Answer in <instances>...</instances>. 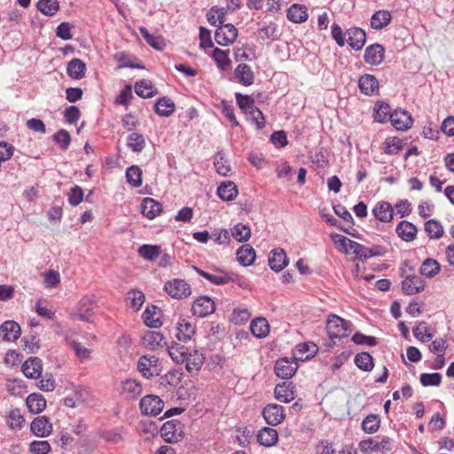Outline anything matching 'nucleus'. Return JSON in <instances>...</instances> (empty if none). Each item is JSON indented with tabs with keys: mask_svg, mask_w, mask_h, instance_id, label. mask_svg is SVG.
Listing matches in <instances>:
<instances>
[{
	"mask_svg": "<svg viewBox=\"0 0 454 454\" xmlns=\"http://www.w3.org/2000/svg\"><path fill=\"white\" fill-rule=\"evenodd\" d=\"M193 269L199 275H200L204 278L207 279L211 283L217 285V286L226 284L230 279L229 278L224 277V276H215V275L210 274V273L206 272L195 266H193Z\"/></svg>",
	"mask_w": 454,
	"mask_h": 454,
	"instance_id": "obj_61",
	"label": "nucleus"
},
{
	"mask_svg": "<svg viewBox=\"0 0 454 454\" xmlns=\"http://www.w3.org/2000/svg\"><path fill=\"white\" fill-rule=\"evenodd\" d=\"M390 121L397 130H407L412 126L411 115L403 110H395L390 114Z\"/></svg>",
	"mask_w": 454,
	"mask_h": 454,
	"instance_id": "obj_11",
	"label": "nucleus"
},
{
	"mask_svg": "<svg viewBox=\"0 0 454 454\" xmlns=\"http://www.w3.org/2000/svg\"><path fill=\"white\" fill-rule=\"evenodd\" d=\"M70 135L66 129H60L53 135V141L63 151L67 150L70 145Z\"/></svg>",
	"mask_w": 454,
	"mask_h": 454,
	"instance_id": "obj_59",
	"label": "nucleus"
},
{
	"mask_svg": "<svg viewBox=\"0 0 454 454\" xmlns=\"http://www.w3.org/2000/svg\"><path fill=\"white\" fill-rule=\"evenodd\" d=\"M30 429L37 437H46L52 431V424L50 419L45 416H39L31 422Z\"/></svg>",
	"mask_w": 454,
	"mask_h": 454,
	"instance_id": "obj_12",
	"label": "nucleus"
},
{
	"mask_svg": "<svg viewBox=\"0 0 454 454\" xmlns=\"http://www.w3.org/2000/svg\"><path fill=\"white\" fill-rule=\"evenodd\" d=\"M136 93L144 98H153L157 94V90L153 86L152 82L147 80H140L135 84Z\"/></svg>",
	"mask_w": 454,
	"mask_h": 454,
	"instance_id": "obj_37",
	"label": "nucleus"
},
{
	"mask_svg": "<svg viewBox=\"0 0 454 454\" xmlns=\"http://www.w3.org/2000/svg\"><path fill=\"white\" fill-rule=\"evenodd\" d=\"M385 49L382 45L375 43L368 46L364 51V61L372 66H378L384 59Z\"/></svg>",
	"mask_w": 454,
	"mask_h": 454,
	"instance_id": "obj_15",
	"label": "nucleus"
},
{
	"mask_svg": "<svg viewBox=\"0 0 454 454\" xmlns=\"http://www.w3.org/2000/svg\"><path fill=\"white\" fill-rule=\"evenodd\" d=\"M29 450L34 454H48L51 445L47 441H34L30 443Z\"/></svg>",
	"mask_w": 454,
	"mask_h": 454,
	"instance_id": "obj_63",
	"label": "nucleus"
},
{
	"mask_svg": "<svg viewBox=\"0 0 454 454\" xmlns=\"http://www.w3.org/2000/svg\"><path fill=\"white\" fill-rule=\"evenodd\" d=\"M86 65L80 59H72L67 67V74L74 79H82L85 74Z\"/></svg>",
	"mask_w": 454,
	"mask_h": 454,
	"instance_id": "obj_36",
	"label": "nucleus"
},
{
	"mask_svg": "<svg viewBox=\"0 0 454 454\" xmlns=\"http://www.w3.org/2000/svg\"><path fill=\"white\" fill-rule=\"evenodd\" d=\"M417 227L410 222L402 221L396 226L397 235L404 241H412L417 235Z\"/></svg>",
	"mask_w": 454,
	"mask_h": 454,
	"instance_id": "obj_28",
	"label": "nucleus"
},
{
	"mask_svg": "<svg viewBox=\"0 0 454 454\" xmlns=\"http://www.w3.org/2000/svg\"><path fill=\"white\" fill-rule=\"evenodd\" d=\"M374 216L380 222H390L393 219L392 206L387 201H380L372 209Z\"/></svg>",
	"mask_w": 454,
	"mask_h": 454,
	"instance_id": "obj_26",
	"label": "nucleus"
},
{
	"mask_svg": "<svg viewBox=\"0 0 454 454\" xmlns=\"http://www.w3.org/2000/svg\"><path fill=\"white\" fill-rule=\"evenodd\" d=\"M165 292L174 299L182 300L192 294L190 285L180 278L168 280L164 285Z\"/></svg>",
	"mask_w": 454,
	"mask_h": 454,
	"instance_id": "obj_2",
	"label": "nucleus"
},
{
	"mask_svg": "<svg viewBox=\"0 0 454 454\" xmlns=\"http://www.w3.org/2000/svg\"><path fill=\"white\" fill-rule=\"evenodd\" d=\"M25 422L24 417L17 408L12 409L7 416V423L12 429H20Z\"/></svg>",
	"mask_w": 454,
	"mask_h": 454,
	"instance_id": "obj_55",
	"label": "nucleus"
},
{
	"mask_svg": "<svg viewBox=\"0 0 454 454\" xmlns=\"http://www.w3.org/2000/svg\"><path fill=\"white\" fill-rule=\"evenodd\" d=\"M380 426V419L378 415L370 414L362 422V429L366 434L376 433Z\"/></svg>",
	"mask_w": 454,
	"mask_h": 454,
	"instance_id": "obj_49",
	"label": "nucleus"
},
{
	"mask_svg": "<svg viewBox=\"0 0 454 454\" xmlns=\"http://www.w3.org/2000/svg\"><path fill=\"white\" fill-rule=\"evenodd\" d=\"M59 8L58 0H39L37 3V9L49 16L54 15Z\"/></svg>",
	"mask_w": 454,
	"mask_h": 454,
	"instance_id": "obj_56",
	"label": "nucleus"
},
{
	"mask_svg": "<svg viewBox=\"0 0 454 454\" xmlns=\"http://www.w3.org/2000/svg\"><path fill=\"white\" fill-rule=\"evenodd\" d=\"M297 367V363L287 358H281L276 362L274 369L278 377L289 379L295 373Z\"/></svg>",
	"mask_w": 454,
	"mask_h": 454,
	"instance_id": "obj_17",
	"label": "nucleus"
},
{
	"mask_svg": "<svg viewBox=\"0 0 454 454\" xmlns=\"http://www.w3.org/2000/svg\"><path fill=\"white\" fill-rule=\"evenodd\" d=\"M127 145L135 153L143 151L145 147V140L142 134L130 133L127 137Z\"/></svg>",
	"mask_w": 454,
	"mask_h": 454,
	"instance_id": "obj_45",
	"label": "nucleus"
},
{
	"mask_svg": "<svg viewBox=\"0 0 454 454\" xmlns=\"http://www.w3.org/2000/svg\"><path fill=\"white\" fill-rule=\"evenodd\" d=\"M175 110L176 105L174 101L168 98H160L155 103V112L160 116L168 117L175 112Z\"/></svg>",
	"mask_w": 454,
	"mask_h": 454,
	"instance_id": "obj_32",
	"label": "nucleus"
},
{
	"mask_svg": "<svg viewBox=\"0 0 454 454\" xmlns=\"http://www.w3.org/2000/svg\"><path fill=\"white\" fill-rule=\"evenodd\" d=\"M26 404L31 413L38 414L46 407V400L40 394H30L26 399Z\"/></svg>",
	"mask_w": 454,
	"mask_h": 454,
	"instance_id": "obj_29",
	"label": "nucleus"
},
{
	"mask_svg": "<svg viewBox=\"0 0 454 454\" xmlns=\"http://www.w3.org/2000/svg\"><path fill=\"white\" fill-rule=\"evenodd\" d=\"M262 416L265 421L271 426L280 424L286 418L283 406L270 403L264 407Z\"/></svg>",
	"mask_w": 454,
	"mask_h": 454,
	"instance_id": "obj_8",
	"label": "nucleus"
},
{
	"mask_svg": "<svg viewBox=\"0 0 454 454\" xmlns=\"http://www.w3.org/2000/svg\"><path fill=\"white\" fill-rule=\"evenodd\" d=\"M425 281L417 275L406 276L402 283V291L407 295H413L424 290Z\"/></svg>",
	"mask_w": 454,
	"mask_h": 454,
	"instance_id": "obj_9",
	"label": "nucleus"
},
{
	"mask_svg": "<svg viewBox=\"0 0 454 454\" xmlns=\"http://www.w3.org/2000/svg\"><path fill=\"white\" fill-rule=\"evenodd\" d=\"M204 360L205 357L203 354L198 350L188 352L184 361L186 370L191 374H197L200 371L201 366L204 364Z\"/></svg>",
	"mask_w": 454,
	"mask_h": 454,
	"instance_id": "obj_21",
	"label": "nucleus"
},
{
	"mask_svg": "<svg viewBox=\"0 0 454 454\" xmlns=\"http://www.w3.org/2000/svg\"><path fill=\"white\" fill-rule=\"evenodd\" d=\"M43 371V364L40 358L29 357L22 365V372L27 378L36 379Z\"/></svg>",
	"mask_w": 454,
	"mask_h": 454,
	"instance_id": "obj_22",
	"label": "nucleus"
},
{
	"mask_svg": "<svg viewBox=\"0 0 454 454\" xmlns=\"http://www.w3.org/2000/svg\"><path fill=\"white\" fill-rule=\"evenodd\" d=\"M355 364L359 369L364 372H370L373 368L372 356L367 352L357 354L355 356Z\"/></svg>",
	"mask_w": 454,
	"mask_h": 454,
	"instance_id": "obj_53",
	"label": "nucleus"
},
{
	"mask_svg": "<svg viewBox=\"0 0 454 454\" xmlns=\"http://www.w3.org/2000/svg\"><path fill=\"white\" fill-rule=\"evenodd\" d=\"M215 302L207 296H200L192 304V314L199 317H204L215 311Z\"/></svg>",
	"mask_w": 454,
	"mask_h": 454,
	"instance_id": "obj_7",
	"label": "nucleus"
},
{
	"mask_svg": "<svg viewBox=\"0 0 454 454\" xmlns=\"http://www.w3.org/2000/svg\"><path fill=\"white\" fill-rule=\"evenodd\" d=\"M162 210L160 203L152 198H145L141 205L142 214L149 219H153Z\"/></svg>",
	"mask_w": 454,
	"mask_h": 454,
	"instance_id": "obj_27",
	"label": "nucleus"
},
{
	"mask_svg": "<svg viewBox=\"0 0 454 454\" xmlns=\"http://www.w3.org/2000/svg\"><path fill=\"white\" fill-rule=\"evenodd\" d=\"M145 294L141 291L131 290L127 294V301L129 302V306L135 311L140 309L145 302Z\"/></svg>",
	"mask_w": 454,
	"mask_h": 454,
	"instance_id": "obj_51",
	"label": "nucleus"
},
{
	"mask_svg": "<svg viewBox=\"0 0 454 454\" xmlns=\"http://www.w3.org/2000/svg\"><path fill=\"white\" fill-rule=\"evenodd\" d=\"M288 264L286 252L282 248L273 249L269 257V265L274 271H281Z\"/></svg>",
	"mask_w": 454,
	"mask_h": 454,
	"instance_id": "obj_20",
	"label": "nucleus"
},
{
	"mask_svg": "<svg viewBox=\"0 0 454 454\" xmlns=\"http://www.w3.org/2000/svg\"><path fill=\"white\" fill-rule=\"evenodd\" d=\"M250 330L256 338H264L270 333L269 322L264 317H257L251 322Z\"/></svg>",
	"mask_w": 454,
	"mask_h": 454,
	"instance_id": "obj_30",
	"label": "nucleus"
},
{
	"mask_svg": "<svg viewBox=\"0 0 454 454\" xmlns=\"http://www.w3.org/2000/svg\"><path fill=\"white\" fill-rule=\"evenodd\" d=\"M351 324L341 317L332 315L326 324V330L331 339L344 338L349 335Z\"/></svg>",
	"mask_w": 454,
	"mask_h": 454,
	"instance_id": "obj_1",
	"label": "nucleus"
},
{
	"mask_svg": "<svg viewBox=\"0 0 454 454\" xmlns=\"http://www.w3.org/2000/svg\"><path fill=\"white\" fill-rule=\"evenodd\" d=\"M93 297L85 296L79 301L77 310L72 316L82 321H89L93 313Z\"/></svg>",
	"mask_w": 454,
	"mask_h": 454,
	"instance_id": "obj_14",
	"label": "nucleus"
},
{
	"mask_svg": "<svg viewBox=\"0 0 454 454\" xmlns=\"http://www.w3.org/2000/svg\"><path fill=\"white\" fill-rule=\"evenodd\" d=\"M358 86L362 93L372 96L379 92V82L374 75L364 74L358 81Z\"/></svg>",
	"mask_w": 454,
	"mask_h": 454,
	"instance_id": "obj_19",
	"label": "nucleus"
},
{
	"mask_svg": "<svg viewBox=\"0 0 454 454\" xmlns=\"http://www.w3.org/2000/svg\"><path fill=\"white\" fill-rule=\"evenodd\" d=\"M236 77L239 82L245 86L253 84L254 76V73L249 66L247 64H239L235 69Z\"/></svg>",
	"mask_w": 454,
	"mask_h": 454,
	"instance_id": "obj_33",
	"label": "nucleus"
},
{
	"mask_svg": "<svg viewBox=\"0 0 454 454\" xmlns=\"http://www.w3.org/2000/svg\"><path fill=\"white\" fill-rule=\"evenodd\" d=\"M137 369L144 377L149 379L160 373L159 358L154 355H145L140 357Z\"/></svg>",
	"mask_w": 454,
	"mask_h": 454,
	"instance_id": "obj_3",
	"label": "nucleus"
},
{
	"mask_svg": "<svg viewBox=\"0 0 454 454\" xmlns=\"http://www.w3.org/2000/svg\"><path fill=\"white\" fill-rule=\"evenodd\" d=\"M142 393V387L139 381L136 380H126L122 383V394L126 398L134 399Z\"/></svg>",
	"mask_w": 454,
	"mask_h": 454,
	"instance_id": "obj_38",
	"label": "nucleus"
},
{
	"mask_svg": "<svg viewBox=\"0 0 454 454\" xmlns=\"http://www.w3.org/2000/svg\"><path fill=\"white\" fill-rule=\"evenodd\" d=\"M226 11L225 8H218L216 6L212 7L207 13V19L210 25L217 26L219 23L221 26L224 25Z\"/></svg>",
	"mask_w": 454,
	"mask_h": 454,
	"instance_id": "obj_46",
	"label": "nucleus"
},
{
	"mask_svg": "<svg viewBox=\"0 0 454 454\" xmlns=\"http://www.w3.org/2000/svg\"><path fill=\"white\" fill-rule=\"evenodd\" d=\"M156 310L157 308L153 306L152 308H147L143 313V320L149 327L157 328L161 325L159 313Z\"/></svg>",
	"mask_w": 454,
	"mask_h": 454,
	"instance_id": "obj_43",
	"label": "nucleus"
},
{
	"mask_svg": "<svg viewBox=\"0 0 454 454\" xmlns=\"http://www.w3.org/2000/svg\"><path fill=\"white\" fill-rule=\"evenodd\" d=\"M278 440V431L272 427H263L257 434V441L261 445L271 447L277 443Z\"/></svg>",
	"mask_w": 454,
	"mask_h": 454,
	"instance_id": "obj_25",
	"label": "nucleus"
},
{
	"mask_svg": "<svg viewBox=\"0 0 454 454\" xmlns=\"http://www.w3.org/2000/svg\"><path fill=\"white\" fill-rule=\"evenodd\" d=\"M160 434L167 442H176L183 437V426L178 420L167 421L160 428Z\"/></svg>",
	"mask_w": 454,
	"mask_h": 454,
	"instance_id": "obj_5",
	"label": "nucleus"
},
{
	"mask_svg": "<svg viewBox=\"0 0 454 454\" xmlns=\"http://www.w3.org/2000/svg\"><path fill=\"white\" fill-rule=\"evenodd\" d=\"M425 231L430 239H438L443 235V227L440 222L431 219L426 222Z\"/></svg>",
	"mask_w": 454,
	"mask_h": 454,
	"instance_id": "obj_48",
	"label": "nucleus"
},
{
	"mask_svg": "<svg viewBox=\"0 0 454 454\" xmlns=\"http://www.w3.org/2000/svg\"><path fill=\"white\" fill-rule=\"evenodd\" d=\"M382 253L380 251L379 247H366L363 245L360 246L357 253V258L360 259H369L373 256L381 255Z\"/></svg>",
	"mask_w": 454,
	"mask_h": 454,
	"instance_id": "obj_64",
	"label": "nucleus"
},
{
	"mask_svg": "<svg viewBox=\"0 0 454 454\" xmlns=\"http://www.w3.org/2000/svg\"><path fill=\"white\" fill-rule=\"evenodd\" d=\"M139 31L146 43L155 50L162 51L165 48L166 43L162 36L151 35L145 27H140Z\"/></svg>",
	"mask_w": 454,
	"mask_h": 454,
	"instance_id": "obj_39",
	"label": "nucleus"
},
{
	"mask_svg": "<svg viewBox=\"0 0 454 454\" xmlns=\"http://www.w3.org/2000/svg\"><path fill=\"white\" fill-rule=\"evenodd\" d=\"M238 36V29L232 24L220 26L215 33V42L222 46L232 44Z\"/></svg>",
	"mask_w": 454,
	"mask_h": 454,
	"instance_id": "obj_6",
	"label": "nucleus"
},
{
	"mask_svg": "<svg viewBox=\"0 0 454 454\" xmlns=\"http://www.w3.org/2000/svg\"><path fill=\"white\" fill-rule=\"evenodd\" d=\"M21 333L20 326L15 321L8 320L0 325V336L4 341H14Z\"/></svg>",
	"mask_w": 454,
	"mask_h": 454,
	"instance_id": "obj_16",
	"label": "nucleus"
},
{
	"mask_svg": "<svg viewBox=\"0 0 454 454\" xmlns=\"http://www.w3.org/2000/svg\"><path fill=\"white\" fill-rule=\"evenodd\" d=\"M317 348L314 343H300L295 348V354L299 356L297 358L306 360L315 356Z\"/></svg>",
	"mask_w": 454,
	"mask_h": 454,
	"instance_id": "obj_42",
	"label": "nucleus"
},
{
	"mask_svg": "<svg viewBox=\"0 0 454 454\" xmlns=\"http://www.w3.org/2000/svg\"><path fill=\"white\" fill-rule=\"evenodd\" d=\"M391 19L392 16L388 11H378L372 16L371 27L376 30L382 29L390 23Z\"/></svg>",
	"mask_w": 454,
	"mask_h": 454,
	"instance_id": "obj_31",
	"label": "nucleus"
},
{
	"mask_svg": "<svg viewBox=\"0 0 454 454\" xmlns=\"http://www.w3.org/2000/svg\"><path fill=\"white\" fill-rule=\"evenodd\" d=\"M231 235L237 241L246 242L251 237V229L248 225L239 223L231 229Z\"/></svg>",
	"mask_w": 454,
	"mask_h": 454,
	"instance_id": "obj_44",
	"label": "nucleus"
},
{
	"mask_svg": "<svg viewBox=\"0 0 454 454\" xmlns=\"http://www.w3.org/2000/svg\"><path fill=\"white\" fill-rule=\"evenodd\" d=\"M391 114L390 106L385 102H378L374 106V120L378 122H385Z\"/></svg>",
	"mask_w": 454,
	"mask_h": 454,
	"instance_id": "obj_52",
	"label": "nucleus"
},
{
	"mask_svg": "<svg viewBox=\"0 0 454 454\" xmlns=\"http://www.w3.org/2000/svg\"><path fill=\"white\" fill-rule=\"evenodd\" d=\"M440 264L434 259H426L420 267V274L427 278H434L440 271Z\"/></svg>",
	"mask_w": 454,
	"mask_h": 454,
	"instance_id": "obj_40",
	"label": "nucleus"
},
{
	"mask_svg": "<svg viewBox=\"0 0 454 454\" xmlns=\"http://www.w3.org/2000/svg\"><path fill=\"white\" fill-rule=\"evenodd\" d=\"M275 398L282 403H290L295 398V387L292 382L278 384L274 389Z\"/></svg>",
	"mask_w": 454,
	"mask_h": 454,
	"instance_id": "obj_18",
	"label": "nucleus"
},
{
	"mask_svg": "<svg viewBox=\"0 0 454 454\" xmlns=\"http://www.w3.org/2000/svg\"><path fill=\"white\" fill-rule=\"evenodd\" d=\"M127 182L132 187H139L142 184V170L138 166L133 165L126 170Z\"/></svg>",
	"mask_w": 454,
	"mask_h": 454,
	"instance_id": "obj_47",
	"label": "nucleus"
},
{
	"mask_svg": "<svg viewBox=\"0 0 454 454\" xmlns=\"http://www.w3.org/2000/svg\"><path fill=\"white\" fill-rule=\"evenodd\" d=\"M188 352V348L180 344H176L168 348V355L176 364L184 363Z\"/></svg>",
	"mask_w": 454,
	"mask_h": 454,
	"instance_id": "obj_50",
	"label": "nucleus"
},
{
	"mask_svg": "<svg viewBox=\"0 0 454 454\" xmlns=\"http://www.w3.org/2000/svg\"><path fill=\"white\" fill-rule=\"evenodd\" d=\"M142 343L150 350H156L167 345L164 335L156 331H147L142 338Z\"/></svg>",
	"mask_w": 454,
	"mask_h": 454,
	"instance_id": "obj_13",
	"label": "nucleus"
},
{
	"mask_svg": "<svg viewBox=\"0 0 454 454\" xmlns=\"http://www.w3.org/2000/svg\"><path fill=\"white\" fill-rule=\"evenodd\" d=\"M442 380V376L438 372L434 373H422L420 375V382L423 386H439Z\"/></svg>",
	"mask_w": 454,
	"mask_h": 454,
	"instance_id": "obj_62",
	"label": "nucleus"
},
{
	"mask_svg": "<svg viewBox=\"0 0 454 454\" xmlns=\"http://www.w3.org/2000/svg\"><path fill=\"white\" fill-rule=\"evenodd\" d=\"M217 194L223 200L231 201L237 197L238 189L233 182L228 181L218 187Z\"/></svg>",
	"mask_w": 454,
	"mask_h": 454,
	"instance_id": "obj_35",
	"label": "nucleus"
},
{
	"mask_svg": "<svg viewBox=\"0 0 454 454\" xmlns=\"http://www.w3.org/2000/svg\"><path fill=\"white\" fill-rule=\"evenodd\" d=\"M413 334L416 339L422 342H427L432 340V333H428L427 324L424 322L419 323L417 327L413 329Z\"/></svg>",
	"mask_w": 454,
	"mask_h": 454,
	"instance_id": "obj_60",
	"label": "nucleus"
},
{
	"mask_svg": "<svg viewBox=\"0 0 454 454\" xmlns=\"http://www.w3.org/2000/svg\"><path fill=\"white\" fill-rule=\"evenodd\" d=\"M236 100L239 107L244 111L245 114L252 111L256 106H254V100L252 97L248 95H242L241 93H236Z\"/></svg>",
	"mask_w": 454,
	"mask_h": 454,
	"instance_id": "obj_58",
	"label": "nucleus"
},
{
	"mask_svg": "<svg viewBox=\"0 0 454 454\" xmlns=\"http://www.w3.org/2000/svg\"><path fill=\"white\" fill-rule=\"evenodd\" d=\"M403 148V142L397 137H387L385 141L384 152L389 155L397 154Z\"/></svg>",
	"mask_w": 454,
	"mask_h": 454,
	"instance_id": "obj_57",
	"label": "nucleus"
},
{
	"mask_svg": "<svg viewBox=\"0 0 454 454\" xmlns=\"http://www.w3.org/2000/svg\"><path fill=\"white\" fill-rule=\"evenodd\" d=\"M161 249L156 245H143L138 248V254L147 261H153L160 254Z\"/></svg>",
	"mask_w": 454,
	"mask_h": 454,
	"instance_id": "obj_41",
	"label": "nucleus"
},
{
	"mask_svg": "<svg viewBox=\"0 0 454 454\" xmlns=\"http://www.w3.org/2000/svg\"><path fill=\"white\" fill-rule=\"evenodd\" d=\"M346 42L355 51L361 50L366 41L365 32L360 27H351L345 33Z\"/></svg>",
	"mask_w": 454,
	"mask_h": 454,
	"instance_id": "obj_10",
	"label": "nucleus"
},
{
	"mask_svg": "<svg viewBox=\"0 0 454 454\" xmlns=\"http://www.w3.org/2000/svg\"><path fill=\"white\" fill-rule=\"evenodd\" d=\"M237 260L243 266L251 265L255 260V251L250 245L242 246L237 251Z\"/></svg>",
	"mask_w": 454,
	"mask_h": 454,
	"instance_id": "obj_34",
	"label": "nucleus"
},
{
	"mask_svg": "<svg viewBox=\"0 0 454 454\" xmlns=\"http://www.w3.org/2000/svg\"><path fill=\"white\" fill-rule=\"evenodd\" d=\"M213 58L217 67L222 70H228L231 68V60L228 57V53L219 48H215L213 51Z\"/></svg>",
	"mask_w": 454,
	"mask_h": 454,
	"instance_id": "obj_54",
	"label": "nucleus"
},
{
	"mask_svg": "<svg viewBox=\"0 0 454 454\" xmlns=\"http://www.w3.org/2000/svg\"><path fill=\"white\" fill-rule=\"evenodd\" d=\"M139 406L143 414L157 416L163 410L164 403L158 395H148L141 399Z\"/></svg>",
	"mask_w": 454,
	"mask_h": 454,
	"instance_id": "obj_4",
	"label": "nucleus"
},
{
	"mask_svg": "<svg viewBox=\"0 0 454 454\" xmlns=\"http://www.w3.org/2000/svg\"><path fill=\"white\" fill-rule=\"evenodd\" d=\"M287 19L294 23L305 22L308 18L307 7L303 4H294L287 10Z\"/></svg>",
	"mask_w": 454,
	"mask_h": 454,
	"instance_id": "obj_24",
	"label": "nucleus"
},
{
	"mask_svg": "<svg viewBox=\"0 0 454 454\" xmlns=\"http://www.w3.org/2000/svg\"><path fill=\"white\" fill-rule=\"evenodd\" d=\"M195 333V326L186 319H180L176 325V338L178 340L187 342Z\"/></svg>",
	"mask_w": 454,
	"mask_h": 454,
	"instance_id": "obj_23",
	"label": "nucleus"
}]
</instances>
